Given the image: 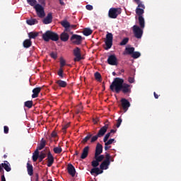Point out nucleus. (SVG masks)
I'll return each mask as SVG.
<instances>
[{"label":"nucleus","instance_id":"nucleus-27","mask_svg":"<svg viewBox=\"0 0 181 181\" xmlns=\"http://www.w3.org/2000/svg\"><path fill=\"white\" fill-rule=\"evenodd\" d=\"M61 40H62V42H67L69 40V34L62 33L61 34Z\"/></svg>","mask_w":181,"mask_h":181},{"label":"nucleus","instance_id":"nucleus-3","mask_svg":"<svg viewBox=\"0 0 181 181\" xmlns=\"http://www.w3.org/2000/svg\"><path fill=\"white\" fill-rule=\"evenodd\" d=\"M34 8L36 11V13L39 18H45V8L42 6L40 4H37L35 6Z\"/></svg>","mask_w":181,"mask_h":181},{"label":"nucleus","instance_id":"nucleus-51","mask_svg":"<svg viewBox=\"0 0 181 181\" xmlns=\"http://www.w3.org/2000/svg\"><path fill=\"white\" fill-rule=\"evenodd\" d=\"M51 57H52V59H57V54L54 53V52H52L50 54Z\"/></svg>","mask_w":181,"mask_h":181},{"label":"nucleus","instance_id":"nucleus-57","mask_svg":"<svg viewBox=\"0 0 181 181\" xmlns=\"http://www.w3.org/2000/svg\"><path fill=\"white\" fill-rule=\"evenodd\" d=\"M105 160H107V162H110V154L106 155V159Z\"/></svg>","mask_w":181,"mask_h":181},{"label":"nucleus","instance_id":"nucleus-26","mask_svg":"<svg viewBox=\"0 0 181 181\" xmlns=\"http://www.w3.org/2000/svg\"><path fill=\"white\" fill-rule=\"evenodd\" d=\"M61 25L65 28V30H69V29H70V23L67 21H62Z\"/></svg>","mask_w":181,"mask_h":181},{"label":"nucleus","instance_id":"nucleus-55","mask_svg":"<svg viewBox=\"0 0 181 181\" xmlns=\"http://www.w3.org/2000/svg\"><path fill=\"white\" fill-rule=\"evenodd\" d=\"M67 128H69V124L64 125V126L63 127L62 129H63L64 131H65V129H67Z\"/></svg>","mask_w":181,"mask_h":181},{"label":"nucleus","instance_id":"nucleus-9","mask_svg":"<svg viewBox=\"0 0 181 181\" xmlns=\"http://www.w3.org/2000/svg\"><path fill=\"white\" fill-rule=\"evenodd\" d=\"M107 62L111 66H117V57H115V55L109 56L107 59Z\"/></svg>","mask_w":181,"mask_h":181},{"label":"nucleus","instance_id":"nucleus-22","mask_svg":"<svg viewBox=\"0 0 181 181\" xmlns=\"http://www.w3.org/2000/svg\"><path fill=\"white\" fill-rule=\"evenodd\" d=\"M135 51V48L131 47H127L125 49V52L124 54H133L134 52Z\"/></svg>","mask_w":181,"mask_h":181},{"label":"nucleus","instance_id":"nucleus-38","mask_svg":"<svg viewBox=\"0 0 181 181\" xmlns=\"http://www.w3.org/2000/svg\"><path fill=\"white\" fill-rule=\"evenodd\" d=\"M37 158H39V151H37L33 156V162H36V160H37Z\"/></svg>","mask_w":181,"mask_h":181},{"label":"nucleus","instance_id":"nucleus-42","mask_svg":"<svg viewBox=\"0 0 181 181\" xmlns=\"http://www.w3.org/2000/svg\"><path fill=\"white\" fill-rule=\"evenodd\" d=\"M40 162H42V160H43L44 158H46V153L44 152H41V153L40 154V156H38Z\"/></svg>","mask_w":181,"mask_h":181},{"label":"nucleus","instance_id":"nucleus-23","mask_svg":"<svg viewBox=\"0 0 181 181\" xmlns=\"http://www.w3.org/2000/svg\"><path fill=\"white\" fill-rule=\"evenodd\" d=\"M1 165L6 172H11V164L8 161H4V163H1Z\"/></svg>","mask_w":181,"mask_h":181},{"label":"nucleus","instance_id":"nucleus-5","mask_svg":"<svg viewBox=\"0 0 181 181\" xmlns=\"http://www.w3.org/2000/svg\"><path fill=\"white\" fill-rule=\"evenodd\" d=\"M133 32L134 33V35L137 39H141L142 37V35L144 33V31L141 28L138 27L137 25L133 26Z\"/></svg>","mask_w":181,"mask_h":181},{"label":"nucleus","instance_id":"nucleus-28","mask_svg":"<svg viewBox=\"0 0 181 181\" xmlns=\"http://www.w3.org/2000/svg\"><path fill=\"white\" fill-rule=\"evenodd\" d=\"M45 146H46V141H45L43 139H42L41 142H40L39 146L37 147V150L42 151V149H43V148H45Z\"/></svg>","mask_w":181,"mask_h":181},{"label":"nucleus","instance_id":"nucleus-2","mask_svg":"<svg viewBox=\"0 0 181 181\" xmlns=\"http://www.w3.org/2000/svg\"><path fill=\"white\" fill-rule=\"evenodd\" d=\"M42 38L45 42H49L50 40L54 42H57V40H59V35L52 31H47L42 35Z\"/></svg>","mask_w":181,"mask_h":181},{"label":"nucleus","instance_id":"nucleus-37","mask_svg":"<svg viewBox=\"0 0 181 181\" xmlns=\"http://www.w3.org/2000/svg\"><path fill=\"white\" fill-rule=\"evenodd\" d=\"M132 57H133V59H138V57H141V53L139 52H133Z\"/></svg>","mask_w":181,"mask_h":181},{"label":"nucleus","instance_id":"nucleus-33","mask_svg":"<svg viewBox=\"0 0 181 181\" xmlns=\"http://www.w3.org/2000/svg\"><path fill=\"white\" fill-rule=\"evenodd\" d=\"M27 2L30 6H33L34 8L38 4L36 0H27Z\"/></svg>","mask_w":181,"mask_h":181},{"label":"nucleus","instance_id":"nucleus-63","mask_svg":"<svg viewBox=\"0 0 181 181\" xmlns=\"http://www.w3.org/2000/svg\"><path fill=\"white\" fill-rule=\"evenodd\" d=\"M97 121H98V119H97L96 120H95V119H93L94 124H97Z\"/></svg>","mask_w":181,"mask_h":181},{"label":"nucleus","instance_id":"nucleus-45","mask_svg":"<svg viewBox=\"0 0 181 181\" xmlns=\"http://www.w3.org/2000/svg\"><path fill=\"white\" fill-rule=\"evenodd\" d=\"M98 165H100L99 161H98L96 159L95 160L92 161V166L93 168H97V166H98Z\"/></svg>","mask_w":181,"mask_h":181},{"label":"nucleus","instance_id":"nucleus-13","mask_svg":"<svg viewBox=\"0 0 181 181\" xmlns=\"http://www.w3.org/2000/svg\"><path fill=\"white\" fill-rule=\"evenodd\" d=\"M121 90L124 94H127V93H131V86L127 83H123Z\"/></svg>","mask_w":181,"mask_h":181},{"label":"nucleus","instance_id":"nucleus-43","mask_svg":"<svg viewBox=\"0 0 181 181\" xmlns=\"http://www.w3.org/2000/svg\"><path fill=\"white\" fill-rule=\"evenodd\" d=\"M91 136H93L92 134H88L83 139L82 142H83V144H86V142H87V141H88L91 138Z\"/></svg>","mask_w":181,"mask_h":181},{"label":"nucleus","instance_id":"nucleus-44","mask_svg":"<svg viewBox=\"0 0 181 181\" xmlns=\"http://www.w3.org/2000/svg\"><path fill=\"white\" fill-rule=\"evenodd\" d=\"M129 40L128 38L123 39L122 41L120 42L121 46H125V45L128 43Z\"/></svg>","mask_w":181,"mask_h":181},{"label":"nucleus","instance_id":"nucleus-1","mask_svg":"<svg viewBox=\"0 0 181 181\" xmlns=\"http://www.w3.org/2000/svg\"><path fill=\"white\" fill-rule=\"evenodd\" d=\"M124 79L116 78L110 85V90H112V91H115V93H119L122 89Z\"/></svg>","mask_w":181,"mask_h":181},{"label":"nucleus","instance_id":"nucleus-12","mask_svg":"<svg viewBox=\"0 0 181 181\" xmlns=\"http://www.w3.org/2000/svg\"><path fill=\"white\" fill-rule=\"evenodd\" d=\"M130 105L129 102L127 99H122V106L125 112H127Z\"/></svg>","mask_w":181,"mask_h":181},{"label":"nucleus","instance_id":"nucleus-62","mask_svg":"<svg viewBox=\"0 0 181 181\" xmlns=\"http://www.w3.org/2000/svg\"><path fill=\"white\" fill-rule=\"evenodd\" d=\"M75 27H76V25H70V27H69V28H70L71 29H73V28H75Z\"/></svg>","mask_w":181,"mask_h":181},{"label":"nucleus","instance_id":"nucleus-54","mask_svg":"<svg viewBox=\"0 0 181 181\" xmlns=\"http://www.w3.org/2000/svg\"><path fill=\"white\" fill-rule=\"evenodd\" d=\"M9 132V128L6 126H4V134H8Z\"/></svg>","mask_w":181,"mask_h":181},{"label":"nucleus","instance_id":"nucleus-14","mask_svg":"<svg viewBox=\"0 0 181 181\" xmlns=\"http://www.w3.org/2000/svg\"><path fill=\"white\" fill-rule=\"evenodd\" d=\"M101 153H103V145H101V144L100 143H98L95 148V155H96V156H98L101 155Z\"/></svg>","mask_w":181,"mask_h":181},{"label":"nucleus","instance_id":"nucleus-39","mask_svg":"<svg viewBox=\"0 0 181 181\" xmlns=\"http://www.w3.org/2000/svg\"><path fill=\"white\" fill-rule=\"evenodd\" d=\"M134 2L137 4L139 8H143V9H145V6L141 3L140 0H134Z\"/></svg>","mask_w":181,"mask_h":181},{"label":"nucleus","instance_id":"nucleus-35","mask_svg":"<svg viewBox=\"0 0 181 181\" xmlns=\"http://www.w3.org/2000/svg\"><path fill=\"white\" fill-rule=\"evenodd\" d=\"M54 153H62L63 149L61 146L54 147L53 149Z\"/></svg>","mask_w":181,"mask_h":181},{"label":"nucleus","instance_id":"nucleus-64","mask_svg":"<svg viewBox=\"0 0 181 181\" xmlns=\"http://www.w3.org/2000/svg\"><path fill=\"white\" fill-rule=\"evenodd\" d=\"M52 136H56V133H55V132H53V133L52 134Z\"/></svg>","mask_w":181,"mask_h":181},{"label":"nucleus","instance_id":"nucleus-60","mask_svg":"<svg viewBox=\"0 0 181 181\" xmlns=\"http://www.w3.org/2000/svg\"><path fill=\"white\" fill-rule=\"evenodd\" d=\"M154 97L155 98L158 99L159 98V96L156 94V93L154 92Z\"/></svg>","mask_w":181,"mask_h":181},{"label":"nucleus","instance_id":"nucleus-32","mask_svg":"<svg viewBox=\"0 0 181 181\" xmlns=\"http://www.w3.org/2000/svg\"><path fill=\"white\" fill-rule=\"evenodd\" d=\"M57 84H58L59 87H66V86H67V83L62 80L57 81Z\"/></svg>","mask_w":181,"mask_h":181},{"label":"nucleus","instance_id":"nucleus-15","mask_svg":"<svg viewBox=\"0 0 181 181\" xmlns=\"http://www.w3.org/2000/svg\"><path fill=\"white\" fill-rule=\"evenodd\" d=\"M52 19L53 16H52V13H49L47 17L43 20V23H45V25H49V23H52Z\"/></svg>","mask_w":181,"mask_h":181},{"label":"nucleus","instance_id":"nucleus-24","mask_svg":"<svg viewBox=\"0 0 181 181\" xmlns=\"http://www.w3.org/2000/svg\"><path fill=\"white\" fill-rule=\"evenodd\" d=\"M27 170L30 176H32V175H33V166L29 163H27Z\"/></svg>","mask_w":181,"mask_h":181},{"label":"nucleus","instance_id":"nucleus-41","mask_svg":"<svg viewBox=\"0 0 181 181\" xmlns=\"http://www.w3.org/2000/svg\"><path fill=\"white\" fill-rule=\"evenodd\" d=\"M25 107H27L28 108H32V105H33V102L30 100L26 101L25 103Z\"/></svg>","mask_w":181,"mask_h":181},{"label":"nucleus","instance_id":"nucleus-56","mask_svg":"<svg viewBox=\"0 0 181 181\" xmlns=\"http://www.w3.org/2000/svg\"><path fill=\"white\" fill-rule=\"evenodd\" d=\"M134 78H132V77L129 78V82L134 83Z\"/></svg>","mask_w":181,"mask_h":181},{"label":"nucleus","instance_id":"nucleus-21","mask_svg":"<svg viewBox=\"0 0 181 181\" xmlns=\"http://www.w3.org/2000/svg\"><path fill=\"white\" fill-rule=\"evenodd\" d=\"M103 170H100L99 168H94L90 170V174L91 175H94V173H95V175H101V173H103Z\"/></svg>","mask_w":181,"mask_h":181},{"label":"nucleus","instance_id":"nucleus-40","mask_svg":"<svg viewBox=\"0 0 181 181\" xmlns=\"http://www.w3.org/2000/svg\"><path fill=\"white\" fill-rule=\"evenodd\" d=\"M28 36L30 39H35V37H37V33H30Z\"/></svg>","mask_w":181,"mask_h":181},{"label":"nucleus","instance_id":"nucleus-58","mask_svg":"<svg viewBox=\"0 0 181 181\" xmlns=\"http://www.w3.org/2000/svg\"><path fill=\"white\" fill-rule=\"evenodd\" d=\"M39 3L45 5V0H39Z\"/></svg>","mask_w":181,"mask_h":181},{"label":"nucleus","instance_id":"nucleus-46","mask_svg":"<svg viewBox=\"0 0 181 181\" xmlns=\"http://www.w3.org/2000/svg\"><path fill=\"white\" fill-rule=\"evenodd\" d=\"M60 66L61 67H64V66H66V60L63 58H60Z\"/></svg>","mask_w":181,"mask_h":181},{"label":"nucleus","instance_id":"nucleus-11","mask_svg":"<svg viewBox=\"0 0 181 181\" xmlns=\"http://www.w3.org/2000/svg\"><path fill=\"white\" fill-rule=\"evenodd\" d=\"M54 162V158H53V155H52V153L49 151L47 155V166L50 168V166L53 165Z\"/></svg>","mask_w":181,"mask_h":181},{"label":"nucleus","instance_id":"nucleus-53","mask_svg":"<svg viewBox=\"0 0 181 181\" xmlns=\"http://www.w3.org/2000/svg\"><path fill=\"white\" fill-rule=\"evenodd\" d=\"M58 75L60 76V77H63V69H60L58 71Z\"/></svg>","mask_w":181,"mask_h":181},{"label":"nucleus","instance_id":"nucleus-8","mask_svg":"<svg viewBox=\"0 0 181 181\" xmlns=\"http://www.w3.org/2000/svg\"><path fill=\"white\" fill-rule=\"evenodd\" d=\"M71 40L72 43H74V45H80L81 43V41L83 40V39L81 38V36H80V35H74L71 37Z\"/></svg>","mask_w":181,"mask_h":181},{"label":"nucleus","instance_id":"nucleus-4","mask_svg":"<svg viewBox=\"0 0 181 181\" xmlns=\"http://www.w3.org/2000/svg\"><path fill=\"white\" fill-rule=\"evenodd\" d=\"M121 14V8H110L109 11V16L112 18V19H116L117 16H118V15Z\"/></svg>","mask_w":181,"mask_h":181},{"label":"nucleus","instance_id":"nucleus-59","mask_svg":"<svg viewBox=\"0 0 181 181\" xmlns=\"http://www.w3.org/2000/svg\"><path fill=\"white\" fill-rule=\"evenodd\" d=\"M1 181H6L5 179V175H1Z\"/></svg>","mask_w":181,"mask_h":181},{"label":"nucleus","instance_id":"nucleus-16","mask_svg":"<svg viewBox=\"0 0 181 181\" xmlns=\"http://www.w3.org/2000/svg\"><path fill=\"white\" fill-rule=\"evenodd\" d=\"M107 129H108V124H105L104 127H103L99 130V132L98 134V136H99V138H100V136H103V135L105 134V132H107Z\"/></svg>","mask_w":181,"mask_h":181},{"label":"nucleus","instance_id":"nucleus-17","mask_svg":"<svg viewBox=\"0 0 181 181\" xmlns=\"http://www.w3.org/2000/svg\"><path fill=\"white\" fill-rule=\"evenodd\" d=\"M114 142H115V139H109V140L105 141V150L108 151V149H110V148H111V146H110V145H112V144H114Z\"/></svg>","mask_w":181,"mask_h":181},{"label":"nucleus","instance_id":"nucleus-25","mask_svg":"<svg viewBox=\"0 0 181 181\" xmlns=\"http://www.w3.org/2000/svg\"><path fill=\"white\" fill-rule=\"evenodd\" d=\"M139 22L141 29H144L145 28V19H144L142 16H139Z\"/></svg>","mask_w":181,"mask_h":181},{"label":"nucleus","instance_id":"nucleus-50","mask_svg":"<svg viewBox=\"0 0 181 181\" xmlns=\"http://www.w3.org/2000/svg\"><path fill=\"white\" fill-rule=\"evenodd\" d=\"M99 137L100 136H98V134L96 135V136H93L92 139H91L90 142H95V141H97Z\"/></svg>","mask_w":181,"mask_h":181},{"label":"nucleus","instance_id":"nucleus-52","mask_svg":"<svg viewBox=\"0 0 181 181\" xmlns=\"http://www.w3.org/2000/svg\"><path fill=\"white\" fill-rule=\"evenodd\" d=\"M86 8L88 11H93V6L90 4L86 5Z\"/></svg>","mask_w":181,"mask_h":181},{"label":"nucleus","instance_id":"nucleus-20","mask_svg":"<svg viewBox=\"0 0 181 181\" xmlns=\"http://www.w3.org/2000/svg\"><path fill=\"white\" fill-rule=\"evenodd\" d=\"M90 149V148L88 146H86L83 148V153L81 154V159H86V156H88V150Z\"/></svg>","mask_w":181,"mask_h":181},{"label":"nucleus","instance_id":"nucleus-10","mask_svg":"<svg viewBox=\"0 0 181 181\" xmlns=\"http://www.w3.org/2000/svg\"><path fill=\"white\" fill-rule=\"evenodd\" d=\"M68 173L72 176V177H74L76 176V168H74V166L71 164H69L67 167Z\"/></svg>","mask_w":181,"mask_h":181},{"label":"nucleus","instance_id":"nucleus-29","mask_svg":"<svg viewBox=\"0 0 181 181\" xmlns=\"http://www.w3.org/2000/svg\"><path fill=\"white\" fill-rule=\"evenodd\" d=\"M144 8L143 7H139L138 6V8L136 9V13L139 15V16H141V15L144 13Z\"/></svg>","mask_w":181,"mask_h":181},{"label":"nucleus","instance_id":"nucleus-47","mask_svg":"<svg viewBox=\"0 0 181 181\" xmlns=\"http://www.w3.org/2000/svg\"><path fill=\"white\" fill-rule=\"evenodd\" d=\"M95 78L98 80V81H100V80H101V75L100 74V73H95Z\"/></svg>","mask_w":181,"mask_h":181},{"label":"nucleus","instance_id":"nucleus-7","mask_svg":"<svg viewBox=\"0 0 181 181\" xmlns=\"http://www.w3.org/2000/svg\"><path fill=\"white\" fill-rule=\"evenodd\" d=\"M74 56H75L74 62H80L83 58L81 57V51L80 48L76 47L74 49Z\"/></svg>","mask_w":181,"mask_h":181},{"label":"nucleus","instance_id":"nucleus-49","mask_svg":"<svg viewBox=\"0 0 181 181\" xmlns=\"http://www.w3.org/2000/svg\"><path fill=\"white\" fill-rule=\"evenodd\" d=\"M122 122V119L121 118H119L117 119V123L116 124L117 128H119V127L121 126Z\"/></svg>","mask_w":181,"mask_h":181},{"label":"nucleus","instance_id":"nucleus-6","mask_svg":"<svg viewBox=\"0 0 181 181\" xmlns=\"http://www.w3.org/2000/svg\"><path fill=\"white\" fill-rule=\"evenodd\" d=\"M112 33H109L107 34L105 40L107 49H111V47L112 46Z\"/></svg>","mask_w":181,"mask_h":181},{"label":"nucleus","instance_id":"nucleus-36","mask_svg":"<svg viewBox=\"0 0 181 181\" xmlns=\"http://www.w3.org/2000/svg\"><path fill=\"white\" fill-rule=\"evenodd\" d=\"M95 159H96L98 162H101L104 160V155H100V156L95 155Z\"/></svg>","mask_w":181,"mask_h":181},{"label":"nucleus","instance_id":"nucleus-34","mask_svg":"<svg viewBox=\"0 0 181 181\" xmlns=\"http://www.w3.org/2000/svg\"><path fill=\"white\" fill-rule=\"evenodd\" d=\"M27 23L28 25H36V23H37V20L35 19V18H31L30 20H27Z\"/></svg>","mask_w":181,"mask_h":181},{"label":"nucleus","instance_id":"nucleus-19","mask_svg":"<svg viewBox=\"0 0 181 181\" xmlns=\"http://www.w3.org/2000/svg\"><path fill=\"white\" fill-rule=\"evenodd\" d=\"M42 88H35L33 90V94L32 95V98H37L39 96V93H40Z\"/></svg>","mask_w":181,"mask_h":181},{"label":"nucleus","instance_id":"nucleus-48","mask_svg":"<svg viewBox=\"0 0 181 181\" xmlns=\"http://www.w3.org/2000/svg\"><path fill=\"white\" fill-rule=\"evenodd\" d=\"M110 136H111V133H107L104 139H103V142H107V141H108V139L110 138Z\"/></svg>","mask_w":181,"mask_h":181},{"label":"nucleus","instance_id":"nucleus-18","mask_svg":"<svg viewBox=\"0 0 181 181\" xmlns=\"http://www.w3.org/2000/svg\"><path fill=\"white\" fill-rule=\"evenodd\" d=\"M110 162L108 161V160H105L101 164H100V169L102 170H107L108 169V166H110Z\"/></svg>","mask_w":181,"mask_h":181},{"label":"nucleus","instance_id":"nucleus-61","mask_svg":"<svg viewBox=\"0 0 181 181\" xmlns=\"http://www.w3.org/2000/svg\"><path fill=\"white\" fill-rule=\"evenodd\" d=\"M4 168L3 166H2V164H0V172H2V170H3V168Z\"/></svg>","mask_w":181,"mask_h":181},{"label":"nucleus","instance_id":"nucleus-30","mask_svg":"<svg viewBox=\"0 0 181 181\" xmlns=\"http://www.w3.org/2000/svg\"><path fill=\"white\" fill-rule=\"evenodd\" d=\"M83 33L84 36H90V35L93 33V30H91V29L89 28H86L83 30Z\"/></svg>","mask_w":181,"mask_h":181},{"label":"nucleus","instance_id":"nucleus-31","mask_svg":"<svg viewBox=\"0 0 181 181\" xmlns=\"http://www.w3.org/2000/svg\"><path fill=\"white\" fill-rule=\"evenodd\" d=\"M23 46L24 47H30V46H32V42L30 41V40H25L23 42Z\"/></svg>","mask_w":181,"mask_h":181}]
</instances>
